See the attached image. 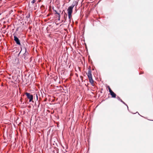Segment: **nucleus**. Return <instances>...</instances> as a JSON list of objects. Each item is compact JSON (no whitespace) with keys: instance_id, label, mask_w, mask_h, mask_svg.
<instances>
[{"instance_id":"10","label":"nucleus","mask_w":153,"mask_h":153,"mask_svg":"<svg viewBox=\"0 0 153 153\" xmlns=\"http://www.w3.org/2000/svg\"><path fill=\"white\" fill-rule=\"evenodd\" d=\"M58 20H60V14H58Z\"/></svg>"},{"instance_id":"4","label":"nucleus","mask_w":153,"mask_h":153,"mask_svg":"<svg viewBox=\"0 0 153 153\" xmlns=\"http://www.w3.org/2000/svg\"><path fill=\"white\" fill-rule=\"evenodd\" d=\"M88 78H89L92 77V76L91 73V70H89L88 72Z\"/></svg>"},{"instance_id":"8","label":"nucleus","mask_w":153,"mask_h":153,"mask_svg":"<svg viewBox=\"0 0 153 153\" xmlns=\"http://www.w3.org/2000/svg\"><path fill=\"white\" fill-rule=\"evenodd\" d=\"M108 89L109 90V92H110V93H111V92H112L113 91L111 90L110 87L109 86H108Z\"/></svg>"},{"instance_id":"3","label":"nucleus","mask_w":153,"mask_h":153,"mask_svg":"<svg viewBox=\"0 0 153 153\" xmlns=\"http://www.w3.org/2000/svg\"><path fill=\"white\" fill-rule=\"evenodd\" d=\"M14 40L17 45H20V41L16 35H14Z\"/></svg>"},{"instance_id":"11","label":"nucleus","mask_w":153,"mask_h":153,"mask_svg":"<svg viewBox=\"0 0 153 153\" xmlns=\"http://www.w3.org/2000/svg\"><path fill=\"white\" fill-rule=\"evenodd\" d=\"M36 0H33V1H31V2L32 4H33L34 3H35V2H36Z\"/></svg>"},{"instance_id":"1","label":"nucleus","mask_w":153,"mask_h":153,"mask_svg":"<svg viewBox=\"0 0 153 153\" xmlns=\"http://www.w3.org/2000/svg\"><path fill=\"white\" fill-rule=\"evenodd\" d=\"M27 97L29 99V102H31L33 99V96L30 93L26 92L25 93Z\"/></svg>"},{"instance_id":"2","label":"nucleus","mask_w":153,"mask_h":153,"mask_svg":"<svg viewBox=\"0 0 153 153\" xmlns=\"http://www.w3.org/2000/svg\"><path fill=\"white\" fill-rule=\"evenodd\" d=\"M74 6V5H72L71 6L69 7L67 9L68 14H71L73 12V9Z\"/></svg>"},{"instance_id":"7","label":"nucleus","mask_w":153,"mask_h":153,"mask_svg":"<svg viewBox=\"0 0 153 153\" xmlns=\"http://www.w3.org/2000/svg\"><path fill=\"white\" fill-rule=\"evenodd\" d=\"M68 18L69 19V20L70 21L72 17L71 14H68Z\"/></svg>"},{"instance_id":"12","label":"nucleus","mask_w":153,"mask_h":153,"mask_svg":"<svg viewBox=\"0 0 153 153\" xmlns=\"http://www.w3.org/2000/svg\"><path fill=\"white\" fill-rule=\"evenodd\" d=\"M54 11L55 12V13L56 14L58 15V14H60L59 13H58L56 10H54Z\"/></svg>"},{"instance_id":"9","label":"nucleus","mask_w":153,"mask_h":153,"mask_svg":"<svg viewBox=\"0 0 153 153\" xmlns=\"http://www.w3.org/2000/svg\"><path fill=\"white\" fill-rule=\"evenodd\" d=\"M120 101L121 102H122L123 103V104H125V105H126L127 106V108H128V106H127V105L125 104V102H123V101L122 100H120Z\"/></svg>"},{"instance_id":"5","label":"nucleus","mask_w":153,"mask_h":153,"mask_svg":"<svg viewBox=\"0 0 153 153\" xmlns=\"http://www.w3.org/2000/svg\"><path fill=\"white\" fill-rule=\"evenodd\" d=\"M110 94L112 97L115 98L116 97V94L113 91L111 92Z\"/></svg>"},{"instance_id":"6","label":"nucleus","mask_w":153,"mask_h":153,"mask_svg":"<svg viewBox=\"0 0 153 153\" xmlns=\"http://www.w3.org/2000/svg\"><path fill=\"white\" fill-rule=\"evenodd\" d=\"M89 79L90 82L91 84H93L94 82V81L92 79V77H91V78H89Z\"/></svg>"},{"instance_id":"13","label":"nucleus","mask_w":153,"mask_h":153,"mask_svg":"<svg viewBox=\"0 0 153 153\" xmlns=\"http://www.w3.org/2000/svg\"><path fill=\"white\" fill-rule=\"evenodd\" d=\"M117 98L118 100L120 101L121 100L120 99V97H117Z\"/></svg>"}]
</instances>
